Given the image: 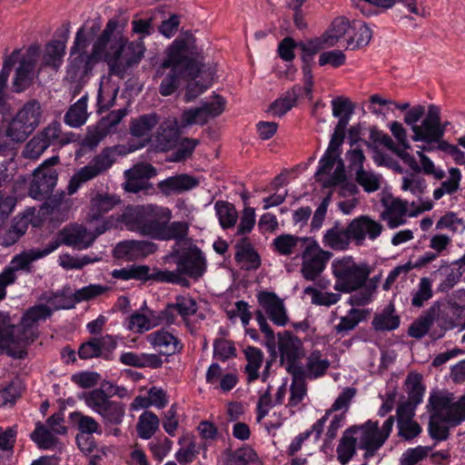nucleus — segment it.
<instances>
[{
	"label": "nucleus",
	"mask_w": 465,
	"mask_h": 465,
	"mask_svg": "<svg viewBox=\"0 0 465 465\" xmlns=\"http://www.w3.org/2000/svg\"><path fill=\"white\" fill-rule=\"evenodd\" d=\"M203 64V50L197 46L194 35L186 32L179 35L167 48L166 57L157 68L155 77H161L159 93L169 96L180 87L182 80L199 76Z\"/></svg>",
	"instance_id": "1"
},
{
	"label": "nucleus",
	"mask_w": 465,
	"mask_h": 465,
	"mask_svg": "<svg viewBox=\"0 0 465 465\" xmlns=\"http://www.w3.org/2000/svg\"><path fill=\"white\" fill-rule=\"evenodd\" d=\"M52 310L38 304L29 308L23 315L19 324L11 322L8 313L0 312V350L14 359H25L27 347L39 336V322L51 317Z\"/></svg>",
	"instance_id": "2"
},
{
	"label": "nucleus",
	"mask_w": 465,
	"mask_h": 465,
	"mask_svg": "<svg viewBox=\"0 0 465 465\" xmlns=\"http://www.w3.org/2000/svg\"><path fill=\"white\" fill-rule=\"evenodd\" d=\"M331 269L335 277L334 290L346 293L361 290L351 296V305L362 306L371 302L375 286L363 288L371 273L368 264L356 263L351 256H346L333 261Z\"/></svg>",
	"instance_id": "3"
},
{
	"label": "nucleus",
	"mask_w": 465,
	"mask_h": 465,
	"mask_svg": "<svg viewBox=\"0 0 465 465\" xmlns=\"http://www.w3.org/2000/svg\"><path fill=\"white\" fill-rule=\"evenodd\" d=\"M430 405L433 410L429 422L430 436L437 440L449 438V428L443 424L456 426L465 420V409L450 395L433 394L430 397Z\"/></svg>",
	"instance_id": "4"
},
{
	"label": "nucleus",
	"mask_w": 465,
	"mask_h": 465,
	"mask_svg": "<svg viewBox=\"0 0 465 465\" xmlns=\"http://www.w3.org/2000/svg\"><path fill=\"white\" fill-rule=\"evenodd\" d=\"M172 212L157 205L128 206L121 214L126 227L142 235L156 239L163 222H170Z\"/></svg>",
	"instance_id": "5"
},
{
	"label": "nucleus",
	"mask_w": 465,
	"mask_h": 465,
	"mask_svg": "<svg viewBox=\"0 0 465 465\" xmlns=\"http://www.w3.org/2000/svg\"><path fill=\"white\" fill-rule=\"evenodd\" d=\"M71 141V137L62 133L61 124L54 121L26 143L22 151V155L26 159L36 160L51 145H64Z\"/></svg>",
	"instance_id": "6"
},
{
	"label": "nucleus",
	"mask_w": 465,
	"mask_h": 465,
	"mask_svg": "<svg viewBox=\"0 0 465 465\" xmlns=\"http://www.w3.org/2000/svg\"><path fill=\"white\" fill-rule=\"evenodd\" d=\"M114 149L106 147L95 155L86 165L77 170L71 177L68 186V195L74 194L81 185L105 173L114 163Z\"/></svg>",
	"instance_id": "7"
},
{
	"label": "nucleus",
	"mask_w": 465,
	"mask_h": 465,
	"mask_svg": "<svg viewBox=\"0 0 465 465\" xmlns=\"http://www.w3.org/2000/svg\"><path fill=\"white\" fill-rule=\"evenodd\" d=\"M300 255L302 277L307 281H315L325 270L332 253L322 249L317 241L311 237L309 240H305V245Z\"/></svg>",
	"instance_id": "8"
},
{
	"label": "nucleus",
	"mask_w": 465,
	"mask_h": 465,
	"mask_svg": "<svg viewBox=\"0 0 465 465\" xmlns=\"http://www.w3.org/2000/svg\"><path fill=\"white\" fill-rule=\"evenodd\" d=\"M59 163V156H52L35 170L29 194L34 199L44 200L49 197L56 185L58 173L53 166Z\"/></svg>",
	"instance_id": "9"
},
{
	"label": "nucleus",
	"mask_w": 465,
	"mask_h": 465,
	"mask_svg": "<svg viewBox=\"0 0 465 465\" xmlns=\"http://www.w3.org/2000/svg\"><path fill=\"white\" fill-rule=\"evenodd\" d=\"M177 268L171 272L177 273L179 282L173 283L188 286L189 282L183 275H187L193 279L202 277L206 270L205 258L202 251L196 245H191L187 250L182 252L176 262Z\"/></svg>",
	"instance_id": "10"
},
{
	"label": "nucleus",
	"mask_w": 465,
	"mask_h": 465,
	"mask_svg": "<svg viewBox=\"0 0 465 465\" xmlns=\"http://www.w3.org/2000/svg\"><path fill=\"white\" fill-rule=\"evenodd\" d=\"M94 236L84 226L71 224L60 230L53 241L47 243L50 252L55 251L60 245L73 247L77 250H85L93 245Z\"/></svg>",
	"instance_id": "11"
},
{
	"label": "nucleus",
	"mask_w": 465,
	"mask_h": 465,
	"mask_svg": "<svg viewBox=\"0 0 465 465\" xmlns=\"http://www.w3.org/2000/svg\"><path fill=\"white\" fill-rule=\"evenodd\" d=\"M278 349L280 361L287 371L294 368L304 369L300 361L304 355L302 342L292 332L285 331L278 333Z\"/></svg>",
	"instance_id": "12"
},
{
	"label": "nucleus",
	"mask_w": 465,
	"mask_h": 465,
	"mask_svg": "<svg viewBox=\"0 0 465 465\" xmlns=\"http://www.w3.org/2000/svg\"><path fill=\"white\" fill-rule=\"evenodd\" d=\"M213 98V102H204L199 107L184 110L181 115V127L203 125L210 118L222 114L225 109V100L220 94H215Z\"/></svg>",
	"instance_id": "13"
},
{
	"label": "nucleus",
	"mask_w": 465,
	"mask_h": 465,
	"mask_svg": "<svg viewBox=\"0 0 465 465\" xmlns=\"http://www.w3.org/2000/svg\"><path fill=\"white\" fill-rule=\"evenodd\" d=\"M445 128L440 124V110L434 104H430L425 118L419 127L413 128L412 140L427 143H438L444 135Z\"/></svg>",
	"instance_id": "14"
},
{
	"label": "nucleus",
	"mask_w": 465,
	"mask_h": 465,
	"mask_svg": "<svg viewBox=\"0 0 465 465\" xmlns=\"http://www.w3.org/2000/svg\"><path fill=\"white\" fill-rule=\"evenodd\" d=\"M39 53V45H32L19 60V65L15 70V75L13 81V89L15 92L21 93L32 84Z\"/></svg>",
	"instance_id": "15"
},
{
	"label": "nucleus",
	"mask_w": 465,
	"mask_h": 465,
	"mask_svg": "<svg viewBox=\"0 0 465 465\" xmlns=\"http://www.w3.org/2000/svg\"><path fill=\"white\" fill-rule=\"evenodd\" d=\"M47 244L43 249H29L24 251L13 257L9 266L3 272V278L6 282H15L17 272H25L27 273L33 271V262L50 254Z\"/></svg>",
	"instance_id": "16"
},
{
	"label": "nucleus",
	"mask_w": 465,
	"mask_h": 465,
	"mask_svg": "<svg viewBox=\"0 0 465 465\" xmlns=\"http://www.w3.org/2000/svg\"><path fill=\"white\" fill-rule=\"evenodd\" d=\"M383 225L368 215H361L349 223V232L355 245L361 246L365 240L375 241L382 232Z\"/></svg>",
	"instance_id": "17"
},
{
	"label": "nucleus",
	"mask_w": 465,
	"mask_h": 465,
	"mask_svg": "<svg viewBox=\"0 0 465 465\" xmlns=\"http://www.w3.org/2000/svg\"><path fill=\"white\" fill-rule=\"evenodd\" d=\"M259 305L277 326H285L289 321L283 301L273 292L262 291L257 294Z\"/></svg>",
	"instance_id": "18"
},
{
	"label": "nucleus",
	"mask_w": 465,
	"mask_h": 465,
	"mask_svg": "<svg viewBox=\"0 0 465 465\" xmlns=\"http://www.w3.org/2000/svg\"><path fill=\"white\" fill-rule=\"evenodd\" d=\"M108 290L109 287L107 286L100 284H90L76 290L74 293L68 298L64 299L63 294L57 293L54 296V298L49 299L48 302L52 304H54L55 310L72 309L74 307L75 303L81 302L83 301L92 300L104 294Z\"/></svg>",
	"instance_id": "19"
},
{
	"label": "nucleus",
	"mask_w": 465,
	"mask_h": 465,
	"mask_svg": "<svg viewBox=\"0 0 465 465\" xmlns=\"http://www.w3.org/2000/svg\"><path fill=\"white\" fill-rule=\"evenodd\" d=\"M351 428L356 429V434L359 433L357 438L359 447L366 450V456H372L385 442L380 433L377 421L368 420L361 426H352Z\"/></svg>",
	"instance_id": "20"
},
{
	"label": "nucleus",
	"mask_w": 465,
	"mask_h": 465,
	"mask_svg": "<svg viewBox=\"0 0 465 465\" xmlns=\"http://www.w3.org/2000/svg\"><path fill=\"white\" fill-rule=\"evenodd\" d=\"M216 74V64L214 62H205V56L203 54V64H199V75H203V82L191 79L186 85L184 101L191 102L201 95L212 84Z\"/></svg>",
	"instance_id": "21"
},
{
	"label": "nucleus",
	"mask_w": 465,
	"mask_h": 465,
	"mask_svg": "<svg viewBox=\"0 0 465 465\" xmlns=\"http://www.w3.org/2000/svg\"><path fill=\"white\" fill-rule=\"evenodd\" d=\"M146 341L159 354L165 356L179 353L183 348L181 341L163 328L149 333L146 336Z\"/></svg>",
	"instance_id": "22"
},
{
	"label": "nucleus",
	"mask_w": 465,
	"mask_h": 465,
	"mask_svg": "<svg viewBox=\"0 0 465 465\" xmlns=\"http://www.w3.org/2000/svg\"><path fill=\"white\" fill-rule=\"evenodd\" d=\"M200 183L197 177L188 173H180L170 176L157 183L160 192L169 196L171 194H181L196 188Z\"/></svg>",
	"instance_id": "23"
},
{
	"label": "nucleus",
	"mask_w": 465,
	"mask_h": 465,
	"mask_svg": "<svg viewBox=\"0 0 465 465\" xmlns=\"http://www.w3.org/2000/svg\"><path fill=\"white\" fill-rule=\"evenodd\" d=\"M113 53L104 54V61L109 67V74L124 79L127 71L134 64L123 54V38L120 37L110 46Z\"/></svg>",
	"instance_id": "24"
},
{
	"label": "nucleus",
	"mask_w": 465,
	"mask_h": 465,
	"mask_svg": "<svg viewBox=\"0 0 465 465\" xmlns=\"http://www.w3.org/2000/svg\"><path fill=\"white\" fill-rule=\"evenodd\" d=\"M351 241L352 236L349 232V224L343 227L339 222L334 223L322 237L323 245L333 251L348 250Z\"/></svg>",
	"instance_id": "25"
},
{
	"label": "nucleus",
	"mask_w": 465,
	"mask_h": 465,
	"mask_svg": "<svg viewBox=\"0 0 465 465\" xmlns=\"http://www.w3.org/2000/svg\"><path fill=\"white\" fill-rule=\"evenodd\" d=\"M180 137L178 122L175 118L167 119L160 124L156 135L155 143L159 151L166 152L173 149Z\"/></svg>",
	"instance_id": "26"
},
{
	"label": "nucleus",
	"mask_w": 465,
	"mask_h": 465,
	"mask_svg": "<svg viewBox=\"0 0 465 465\" xmlns=\"http://www.w3.org/2000/svg\"><path fill=\"white\" fill-rule=\"evenodd\" d=\"M154 243L148 241H125L118 243L114 249L115 256L128 260L145 257L155 252Z\"/></svg>",
	"instance_id": "27"
},
{
	"label": "nucleus",
	"mask_w": 465,
	"mask_h": 465,
	"mask_svg": "<svg viewBox=\"0 0 465 465\" xmlns=\"http://www.w3.org/2000/svg\"><path fill=\"white\" fill-rule=\"evenodd\" d=\"M440 305L434 302L428 310L424 311L409 327V336L421 339L430 331V327L440 315Z\"/></svg>",
	"instance_id": "28"
},
{
	"label": "nucleus",
	"mask_w": 465,
	"mask_h": 465,
	"mask_svg": "<svg viewBox=\"0 0 465 465\" xmlns=\"http://www.w3.org/2000/svg\"><path fill=\"white\" fill-rule=\"evenodd\" d=\"M131 268V279L137 281H157L161 282H179L180 278L177 273L171 272L170 271L153 270L151 272V269L148 265H135L133 264Z\"/></svg>",
	"instance_id": "29"
},
{
	"label": "nucleus",
	"mask_w": 465,
	"mask_h": 465,
	"mask_svg": "<svg viewBox=\"0 0 465 465\" xmlns=\"http://www.w3.org/2000/svg\"><path fill=\"white\" fill-rule=\"evenodd\" d=\"M397 426L398 435L405 440H411L421 432V427L413 420V413L403 405L397 409Z\"/></svg>",
	"instance_id": "30"
},
{
	"label": "nucleus",
	"mask_w": 465,
	"mask_h": 465,
	"mask_svg": "<svg viewBox=\"0 0 465 465\" xmlns=\"http://www.w3.org/2000/svg\"><path fill=\"white\" fill-rule=\"evenodd\" d=\"M120 198L115 194L99 193L91 200L88 220H99L104 213L113 210L120 203Z\"/></svg>",
	"instance_id": "31"
},
{
	"label": "nucleus",
	"mask_w": 465,
	"mask_h": 465,
	"mask_svg": "<svg viewBox=\"0 0 465 465\" xmlns=\"http://www.w3.org/2000/svg\"><path fill=\"white\" fill-rule=\"evenodd\" d=\"M97 63L98 61L94 58V56H93L91 53H77L75 55L70 56L68 72L72 74L75 79H81L88 75Z\"/></svg>",
	"instance_id": "32"
},
{
	"label": "nucleus",
	"mask_w": 465,
	"mask_h": 465,
	"mask_svg": "<svg viewBox=\"0 0 465 465\" xmlns=\"http://www.w3.org/2000/svg\"><path fill=\"white\" fill-rule=\"evenodd\" d=\"M352 23L345 16L336 17L329 28L322 34L328 47H333L344 36L351 33Z\"/></svg>",
	"instance_id": "33"
},
{
	"label": "nucleus",
	"mask_w": 465,
	"mask_h": 465,
	"mask_svg": "<svg viewBox=\"0 0 465 465\" xmlns=\"http://www.w3.org/2000/svg\"><path fill=\"white\" fill-rule=\"evenodd\" d=\"M292 376V384L290 386L289 406H297L307 394V384L305 381L306 372L304 369H295L287 371Z\"/></svg>",
	"instance_id": "34"
},
{
	"label": "nucleus",
	"mask_w": 465,
	"mask_h": 465,
	"mask_svg": "<svg viewBox=\"0 0 465 465\" xmlns=\"http://www.w3.org/2000/svg\"><path fill=\"white\" fill-rule=\"evenodd\" d=\"M341 185V194H355L358 193V187L354 183L346 181V174L342 160L340 159L338 164L331 175L326 177L323 181L324 188H331Z\"/></svg>",
	"instance_id": "35"
},
{
	"label": "nucleus",
	"mask_w": 465,
	"mask_h": 465,
	"mask_svg": "<svg viewBox=\"0 0 465 465\" xmlns=\"http://www.w3.org/2000/svg\"><path fill=\"white\" fill-rule=\"evenodd\" d=\"M159 115L154 113L134 118L129 125L130 134L139 138L149 136L153 129L159 124Z\"/></svg>",
	"instance_id": "36"
},
{
	"label": "nucleus",
	"mask_w": 465,
	"mask_h": 465,
	"mask_svg": "<svg viewBox=\"0 0 465 465\" xmlns=\"http://www.w3.org/2000/svg\"><path fill=\"white\" fill-rule=\"evenodd\" d=\"M66 39L65 35L64 40H52L45 45L42 65L58 69L64 54Z\"/></svg>",
	"instance_id": "37"
},
{
	"label": "nucleus",
	"mask_w": 465,
	"mask_h": 465,
	"mask_svg": "<svg viewBox=\"0 0 465 465\" xmlns=\"http://www.w3.org/2000/svg\"><path fill=\"white\" fill-rule=\"evenodd\" d=\"M372 36L371 30L366 24L353 21L349 37L347 38V49L355 50L366 46Z\"/></svg>",
	"instance_id": "38"
},
{
	"label": "nucleus",
	"mask_w": 465,
	"mask_h": 465,
	"mask_svg": "<svg viewBox=\"0 0 465 465\" xmlns=\"http://www.w3.org/2000/svg\"><path fill=\"white\" fill-rule=\"evenodd\" d=\"M330 361L322 357L320 351L315 350L307 357L305 364L306 378L317 379L323 376L330 367Z\"/></svg>",
	"instance_id": "39"
},
{
	"label": "nucleus",
	"mask_w": 465,
	"mask_h": 465,
	"mask_svg": "<svg viewBox=\"0 0 465 465\" xmlns=\"http://www.w3.org/2000/svg\"><path fill=\"white\" fill-rule=\"evenodd\" d=\"M302 94V87L294 85L287 91L284 95L275 100L270 106V111L276 116H282L293 106H295L297 99Z\"/></svg>",
	"instance_id": "40"
},
{
	"label": "nucleus",
	"mask_w": 465,
	"mask_h": 465,
	"mask_svg": "<svg viewBox=\"0 0 465 465\" xmlns=\"http://www.w3.org/2000/svg\"><path fill=\"white\" fill-rule=\"evenodd\" d=\"M354 434H356L355 428L347 429L337 447L338 460L342 465L347 464L356 452L357 438L353 436Z\"/></svg>",
	"instance_id": "41"
},
{
	"label": "nucleus",
	"mask_w": 465,
	"mask_h": 465,
	"mask_svg": "<svg viewBox=\"0 0 465 465\" xmlns=\"http://www.w3.org/2000/svg\"><path fill=\"white\" fill-rule=\"evenodd\" d=\"M87 116V95L85 94L69 107L64 115V123L77 128L85 124Z\"/></svg>",
	"instance_id": "42"
},
{
	"label": "nucleus",
	"mask_w": 465,
	"mask_h": 465,
	"mask_svg": "<svg viewBox=\"0 0 465 465\" xmlns=\"http://www.w3.org/2000/svg\"><path fill=\"white\" fill-rule=\"evenodd\" d=\"M235 248V260L242 264V268L253 270L261 265L260 257L250 243L245 242L237 243Z\"/></svg>",
	"instance_id": "43"
},
{
	"label": "nucleus",
	"mask_w": 465,
	"mask_h": 465,
	"mask_svg": "<svg viewBox=\"0 0 465 465\" xmlns=\"http://www.w3.org/2000/svg\"><path fill=\"white\" fill-rule=\"evenodd\" d=\"M311 237H298L291 234H282L273 240L275 250L282 255H290L296 249L302 251L305 245V240Z\"/></svg>",
	"instance_id": "44"
},
{
	"label": "nucleus",
	"mask_w": 465,
	"mask_h": 465,
	"mask_svg": "<svg viewBox=\"0 0 465 465\" xmlns=\"http://www.w3.org/2000/svg\"><path fill=\"white\" fill-rule=\"evenodd\" d=\"M373 328L379 331L395 330L400 325V318L394 314V306L389 304L381 313L373 317L371 322Z\"/></svg>",
	"instance_id": "45"
},
{
	"label": "nucleus",
	"mask_w": 465,
	"mask_h": 465,
	"mask_svg": "<svg viewBox=\"0 0 465 465\" xmlns=\"http://www.w3.org/2000/svg\"><path fill=\"white\" fill-rule=\"evenodd\" d=\"M189 225L186 222H163L157 240H183L188 234Z\"/></svg>",
	"instance_id": "46"
},
{
	"label": "nucleus",
	"mask_w": 465,
	"mask_h": 465,
	"mask_svg": "<svg viewBox=\"0 0 465 465\" xmlns=\"http://www.w3.org/2000/svg\"><path fill=\"white\" fill-rule=\"evenodd\" d=\"M247 364L244 368L248 382H252L259 378V370L263 362L262 351L252 346L244 350Z\"/></svg>",
	"instance_id": "47"
},
{
	"label": "nucleus",
	"mask_w": 465,
	"mask_h": 465,
	"mask_svg": "<svg viewBox=\"0 0 465 465\" xmlns=\"http://www.w3.org/2000/svg\"><path fill=\"white\" fill-rule=\"evenodd\" d=\"M364 319V312L358 309H351L346 316L340 319L338 324L333 327V331L340 338H343Z\"/></svg>",
	"instance_id": "48"
},
{
	"label": "nucleus",
	"mask_w": 465,
	"mask_h": 465,
	"mask_svg": "<svg viewBox=\"0 0 465 465\" xmlns=\"http://www.w3.org/2000/svg\"><path fill=\"white\" fill-rule=\"evenodd\" d=\"M160 420L156 414L152 411H143L136 424L137 434L141 439L149 440L157 431Z\"/></svg>",
	"instance_id": "49"
},
{
	"label": "nucleus",
	"mask_w": 465,
	"mask_h": 465,
	"mask_svg": "<svg viewBox=\"0 0 465 465\" xmlns=\"http://www.w3.org/2000/svg\"><path fill=\"white\" fill-rule=\"evenodd\" d=\"M16 116L35 131L41 121V105L36 100H31L25 104Z\"/></svg>",
	"instance_id": "50"
},
{
	"label": "nucleus",
	"mask_w": 465,
	"mask_h": 465,
	"mask_svg": "<svg viewBox=\"0 0 465 465\" xmlns=\"http://www.w3.org/2000/svg\"><path fill=\"white\" fill-rule=\"evenodd\" d=\"M214 209L223 229L232 228L235 225L238 213L232 203L226 201H217Z\"/></svg>",
	"instance_id": "51"
},
{
	"label": "nucleus",
	"mask_w": 465,
	"mask_h": 465,
	"mask_svg": "<svg viewBox=\"0 0 465 465\" xmlns=\"http://www.w3.org/2000/svg\"><path fill=\"white\" fill-rule=\"evenodd\" d=\"M173 303L177 314L181 316L185 326L190 328L189 317L194 315L198 311L196 301L189 295H178Z\"/></svg>",
	"instance_id": "52"
},
{
	"label": "nucleus",
	"mask_w": 465,
	"mask_h": 465,
	"mask_svg": "<svg viewBox=\"0 0 465 465\" xmlns=\"http://www.w3.org/2000/svg\"><path fill=\"white\" fill-rule=\"evenodd\" d=\"M117 27V22L110 20L104 31L102 32L101 35L97 38V40L93 45L92 52L91 54L94 58L99 62L102 57L104 58V54L108 52H105V49L108 45V44L111 41V37L113 34L114 33L115 29Z\"/></svg>",
	"instance_id": "53"
},
{
	"label": "nucleus",
	"mask_w": 465,
	"mask_h": 465,
	"mask_svg": "<svg viewBox=\"0 0 465 465\" xmlns=\"http://www.w3.org/2000/svg\"><path fill=\"white\" fill-rule=\"evenodd\" d=\"M323 39L324 36L322 35L320 37L298 43V49L302 52V62L311 63L314 54L322 49L328 47L327 42Z\"/></svg>",
	"instance_id": "54"
},
{
	"label": "nucleus",
	"mask_w": 465,
	"mask_h": 465,
	"mask_svg": "<svg viewBox=\"0 0 465 465\" xmlns=\"http://www.w3.org/2000/svg\"><path fill=\"white\" fill-rule=\"evenodd\" d=\"M34 132V130L25 124L16 115L9 123L6 129V136L13 142L22 143Z\"/></svg>",
	"instance_id": "55"
},
{
	"label": "nucleus",
	"mask_w": 465,
	"mask_h": 465,
	"mask_svg": "<svg viewBox=\"0 0 465 465\" xmlns=\"http://www.w3.org/2000/svg\"><path fill=\"white\" fill-rule=\"evenodd\" d=\"M433 295L432 282L428 277L420 280L417 290L412 293L411 305L415 308L423 307L424 303Z\"/></svg>",
	"instance_id": "56"
},
{
	"label": "nucleus",
	"mask_w": 465,
	"mask_h": 465,
	"mask_svg": "<svg viewBox=\"0 0 465 465\" xmlns=\"http://www.w3.org/2000/svg\"><path fill=\"white\" fill-rule=\"evenodd\" d=\"M70 420L77 426V429L84 434L102 433L98 422L90 416L75 411L70 414Z\"/></svg>",
	"instance_id": "57"
},
{
	"label": "nucleus",
	"mask_w": 465,
	"mask_h": 465,
	"mask_svg": "<svg viewBox=\"0 0 465 465\" xmlns=\"http://www.w3.org/2000/svg\"><path fill=\"white\" fill-rule=\"evenodd\" d=\"M125 413L124 405L120 401H109L105 407L100 411L104 421L111 424H120Z\"/></svg>",
	"instance_id": "58"
},
{
	"label": "nucleus",
	"mask_w": 465,
	"mask_h": 465,
	"mask_svg": "<svg viewBox=\"0 0 465 465\" xmlns=\"http://www.w3.org/2000/svg\"><path fill=\"white\" fill-rule=\"evenodd\" d=\"M83 399L85 404L98 414L109 402V396L103 389H94L91 391L84 392Z\"/></svg>",
	"instance_id": "59"
},
{
	"label": "nucleus",
	"mask_w": 465,
	"mask_h": 465,
	"mask_svg": "<svg viewBox=\"0 0 465 465\" xmlns=\"http://www.w3.org/2000/svg\"><path fill=\"white\" fill-rule=\"evenodd\" d=\"M31 439L41 449H50L56 443V438L51 430L42 424H37L35 430L31 433Z\"/></svg>",
	"instance_id": "60"
},
{
	"label": "nucleus",
	"mask_w": 465,
	"mask_h": 465,
	"mask_svg": "<svg viewBox=\"0 0 465 465\" xmlns=\"http://www.w3.org/2000/svg\"><path fill=\"white\" fill-rule=\"evenodd\" d=\"M304 293L312 296V302L313 304L322 306H331L335 304L341 298L339 293L322 292L312 286L305 288Z\"/></svg>",
	"instance_id": "61"
},
{
	"label": "nucleus",
	"mask_w": 465,
	"mask_h": 465,
	"mask_svg": "<svg viewBox=\"0 0 465 465\" xmlns=\"http://www.w3.org/2000/svg\"><path fill=\"white\" fill-rule=\"evenodd\" d=\"M145 52V46L143 41V37H139L138 40L130 42L125 45L123 40V54L134 64H138L143 57Z\"/></svg>",
	"instance_id": "62"
},
{
	"label": "nucleus",
	"mask_w": 465,
	"mask_h": 465,
	"mask_svg": "<svg viewBox=\"0 0 465 465\" xmlns=\"http://www.w3.org/2000/svg\"><path fill=\"white\" fill-rule=\"evenodd\" d=\"M430 447L418 446L416 448L408 449L400 460V465H417L429 455Z\"/></svg>",
	"instance_id": "63"
},
{
	"label": "nucleus",
	"mask_w": 465,
	"mask_h": 465,
	"mask_svg": "<svg viewBox=\"0 0 465 465\" xmlns=\"http://www.w3.org/2000/svg\"><path fill=\"white\" fill-rule=\"evenodd\" d=\"M436 229H448L453 232H463L465 230V222L459 218L453 212H449L437 222Z\"/></svg>",
	"instance_id": "64"
}]
</instances>
